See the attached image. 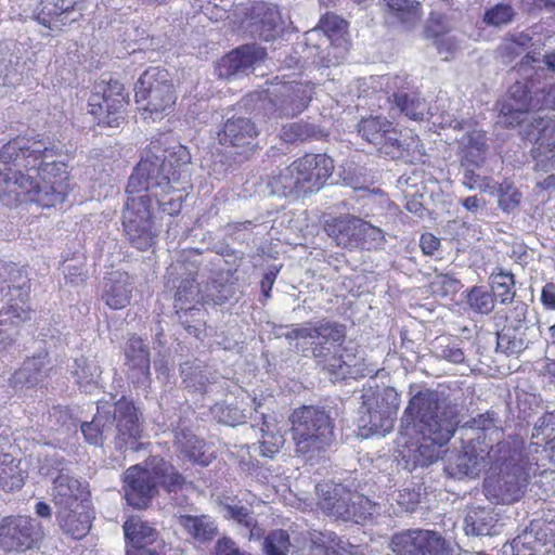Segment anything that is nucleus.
I'll use <instances>...</instances> for the list:
<instances>
[{
    "instance_id": "1",
    "label": "nucleus",
    "mask_w": 555,
    "mask_h": 555,
    "mask_svg": "<svg viewBox=\"0 0 555 555\" xmlns=\"http://www.w3.org/2000/svg\"><path fill=\"white\" fill-rule=\"evenodd\" d=\"M55 145L46 139L17 137L0 147V196H13L16 202H31L33 193L40 183L35 176L24 175L22 169L38 175L52 173L64 164L56 163Z\"/></svg>"
},
{
    "instance_id": "2",
    "label": "nucleus",
    "mask_w": 555,
    "mask_h": 555,
    "mask_svg": "<svg viewBox=\"0 0 555 555\" xmlns=\"http://www.w3.org/2000/svg\"><path fill=\"white\" fill-rule=\"evenodd\" d=\"M190 163L191 154L185 146L177 145L166 151L153 144L129 177L127 192H147L150 197L169 194L186 177L185 167Z\"/></svg>"
},
{
    "instance_id": "3",
    "label": "nucleus",
    "mask_w": 555,
    "mask_h": 555,
    "mask_svg": "<svg viewBox=\"0 0 555 555\" xmlns=\"http://www.w3.org/2000/svg\"><path fill=\"white\" fill-rule=\"evenodd\" d=\"M400 422L406 435L449 441L459 424V408L437 390L421 388L409 399Z\"/></svg>"
},
{
    "instance_id": "4",
    "label": "nucleus",
    "mask_w": 555,
    "mask_h": 555,
    "mask_svg": "<svg viewBox=\"0 0 555 555\" xmlns=\"http://www.w3.org/2000/svg\"><path fill=\"white\" fill-rule=\"evenodd\" d=\"M345 337V326L335 322L315 326L293 325L285 334L287 340H297L296 348L302 357L313 358L333 382L345 379L350 374V357L344 359L339 353Z\"/></svg>"
},
{
    "instance_id": "5",
    "label": "nucleus",
    "mask_w": 555,
    "mask_h": 555,
    "mask_svg": "<svg viewBox=\"0 0 555 555\" xmlns=\"http://www.w3.org/2000/svg\"><path fill=\"white\" fill-rule=\"evenodd\" d=\"M80 427L86 441L94 446H102L116 433L115 447L120 451L135 452L141 447L138 442L142 434L140 417L137 408L125 397L113 403L99 401L93 420L82 423Z\"/></svg>"
},
{
    "instance_id": "6",
    "label": "nucleus",
    "mask_w": 555,
    "mask_h": 555,
    "mask_svg": "<svg viewBox=\"0 0 555 555\" xmlns=\"http://www.w3.org/2000/svg\"><path fill=\"white\" fill-rule=\"evenodd\" d=\"M29 293L27 271L12 262L0 263V352L15 343L21 325L33 318Z\"/></svg>"
},
{
    "instance_id": "7",
    "label": "nucleus",
    "mask_w": 555,
    "mask_h": 555,
    "mask_svg": "<svg viewBox=\"0 0 555 555\" xmlns=\"http://www.w3.org/2000/svg\"><path fill=\"white\" fill-rule=\"evenodd\" d=\"M334 170V160L325 154H305L268 178L270 194L294 197L320 191Z\"/></svg>"
},
{
    "instance_id": "8",
    "label": "nucleus",
    "mask_w": 555,
    "mask_h": 555,
    "mask_svg": "<svg viewBox=\"0 0 555 555\" xmlns=\"http://www.w3.org/2000/svg\"><path fill=\"white\" fill-rule=\"evenodd\" d=\"M295 452L311 461L324 453L333 443L334 421L331 411L320 405H301L288 416Z\"/></svg>"
},
{
    "instance_id": "9",
    "label": "nucleus",
    "mask_w": 555,
    "mask_h": 555,
    "mask_svg": "<svg viewBox=\"0 0 555 555\" xmlns=\"http://www.w3.org/2000/svg\"><path fill=\"white\" fill-rule=\"evenodd\" d=\"M492 452L498 473L485 479L486 496L498 504H512L525 494L529 475L520 464V453L508 442L499 441Z\"/></svg>"
},
{
    "instance_id": "10",
    "label": "nucleus",
    "mask_w": 555,
    "mask_h": 555,
    "mask_svg": "<svg viewBox=\"0 0 555 555\" xmlns=\"http://www.w3.org/2000/svg\"><path fill=\"white\" fill-rule=\"evenodd\" d=\"M318 505L323 513L344 521L361 522L378 513V505L341 483L323 481L315 487Z\"/></svg>"
},
{
    "instance_id": "11",
    "label": "nucleus",
    "mask_w": 555,
    "mask_h": 555,
    "mask_svg": "<svg viewBox=\"0 0 555 555\" xmlns=\"http://www.w3.org/2000/svg\"><path fill=\"white\" fill-rule=\"evenodd\" d=\"M537 112L530 116V121L524 126L522 134L533 143V156L537 165L543 169L555 168V120L543 114L545 109H555V86L543 88Z\"/></svg>"
},
{
    "instance_id": "12",
    "label": "nucleus",
    "mask_w": 555,
    "mask_h": 555,
    "mask_svg": "<svg viewBox=\"0 0 555 555\" xmlns=\"http://www.w3.org/2000/svg\"><path fill=\"white\" fill-rule=\"evenodd\" d=\"M359 408V426L367 434L385 436L393 428L401 402L393 387L364 386Z\"/></svg>"
},
{
    "instance_id": "13",
    "label": "nucleus",
    "mask_w": 555,
    "mask_h": 555,
    "mask_svg": "<svg viewBox=\"0 0 555 555\" xmlns=\"http://www.w3.org/2000/svg\"><path fill=\"white\" fill-rule=\"evenodd\" d=\"M134 96L143 114L153 120L168 115L177 100L168 70L160 67L144 70L134 86Z\"/></svg>"
},
{
    "instance_id": "14",
    "label": "nucleus",
    "mask_w": 555,
    "mask_h": 555,
    "mask_svg": "<svg viewBox=\"0 0 555 555\" xmlns=\"http://www.w3.org/2000/svg\"><path fill=\"white\" fill-rule=\"evenodd\" d=\"M128 94L118 80L101 81L88 101L89 113L99 126L120 128L126 124Z\"/></svg>"
},
{
    "instance_id": "15",
    "label": "nucleus",
    "mask_w": 555,
    "mask_h": 555,
    "mask_svg": "<svg viewBox=\"0 0 555 555\" xmlns=\"http://www.w3.org/2000/svg\"><path fill=\"white\" fill-rule=\"evenodd\" d=\"M391 546L398 555H456L455 547L434 530L412 529L396 533Z\"/></svg>"
},
{
    "instance_id": "16",
    "label": "nucleus",
    "mask_w": 555,
    "mask_h": 555,
    "mask_svg": "<svg viewBox=\"0 0 555 555\" xmlns=\"http://www.w3.org/2000/svg\"><path fill=\"white\" fill-rule=\"evenodd\" d=\"M358 133L380 155L398 159L404 154L401 132L385 117L362 118L358 124Z\"/></svg>"
},
{
    "instance_id": "17",
    "label": "nucleus",
    "mask_w": 555,
    "mask_h": 555,
    "mask_svg": "<svg viewBox=\"0 0 555 555\" xmlns=\"http://www.w3.org/2000/svg\"><path fill=\"white\" fill-rule=\"evenodd\" d=\"M268 93L278 116L294 117L308 107L314 94V86L309 81H282L274 83Z\"/></svg>"
},
{
    "instance_id": "18",
    "label": "nucleus",
    "mask_w": 555,
    "mask_h": 555,
    "mask_svg": "<svg viewBox=\"0 0 555 555\" xmlns=\"http://www.w3.org/2000/svg\"><path fill=\"white\" fill-rule=\"evenodd\" d=\"M258 126L247 117H232L227 119L217 132L220 145L232 147L233 153L247 160L258 147Z\"/></svg>"
},
{
    "instance_id": "19",
    "label": "nucleus",
    "mask_w": 555,
    "mask_h": 555,
    "mask_svg": "<svg viewBox=\"0 0 555 555\" xmlns=\"http://www.w3.org/2000/svg\"><path fill=\"white\" fill-rule=\"evenodd\" d=\"M531 91L528 81H515L506 92V94L498 102L500 111V122L506 127H514L530 121L528 118L530 111L537 112L541 99L540 94Z\"/></svg>"
},
{
    "instance_id": "20",
    "label": "nucleus",
    "mask_w": 555,
    "mask_h": 555,
    "mask_svg": "<svg viewBox=\"0 0 555 555\" xmlns=\"http://www.w3.org/2000/svg\"><path fill=\"white\" fill-rule=\"evenodd\" d=\"M348 23L335 13L324 14L318 26L306 33L307 42L313 41L323 35L330 43L327 54L323 56L325 66H336L345 59L349 50V41L346 37Z\"/></svg>"
},
{
    "instance_id": "21",
    "label": "nucleus",
    "mask_w": 555,
    "mask_h": 555,
    "mask_svg": "<svg viewBox=\"0 0 555 555\" xmlns=\"http://www.w3.org/2000/svg\"><path fill=\"white\" fill-rule=\"evenodd\" d=\"M36 519L26 516H8L0 520V548L9 552H25L41 539Z\"/></svg>"
},
{
    "instance_id": "22",
    "label": "nucleus",
    "mask_w": 555,
    "mask_h": 555,
    "mask_svg": "<svg viewBox=\"0 0 555 555\" xmlns=\"http://www.w3.org/2000/svg\"><path fill=\"white\" fill-rule=\"evenodd\" d=\"M486 448H477L474 443L469 442L462 450L451 451L447 455L443 465V472L454 479H463L465 477L475 478L485 470L489 462L495 454L492 450L495 447L491 446L489 450Z\"/></svg>"
},
{
    "instance_id": "23",
    "label": "nucleus",
    "mask_w": 555,
    "mask_h": 555,
    "mask_svg": "<svg viewBox=\"0 0 555 555\" xmlns=\"http://www.w3.org/2000/svg\"><path fill=\"white\" fill-rule=\"evenodd\" d=\"M246 16V28L253 38L273 41L284 31V22L279 8L274 4L255 3Z\"/></svg>"
},
{
    "instance_id": "24",
    "label": "nucleus",
    "mask_w": 555,
    "mask_h": 555,
    "mask_svg": "<svg viewBox=\"0 0 555 555\" xmlns=\"http://www.w3.org/2000/svg\"><path fill=\"white\" fill-rule=\"evenodd\" d=\"M82 0H41L36 8V20L50 29L70 25L82 17Z\"/></svg>"
},
{
    "instance_id": "25",
    "label": "nucleus",
    "mask_w": 555,
    "mask_h": 555,
    "mask_svg": "<svg viewBox=\"0 0 555 555\" xmlns=\"http://www.w3.org/2000/svg\"><path fill=\"white\" fill-rule=\"evenodd\" d=\"M124 482L125 498L129 505L137 508L147 507L158 492L152 467L149 469L139 465L129 467L125 473Z\"/></svg>"
},
{
    "instance_id": "26",
    "label": "nucleus",
    "mask_w": 555,
    "mask_h": 555,
    "mask_svg": "<svg viewBox=\"0 0 555 555\" xmlns=\"http://www.w3.org/2000/svg\"><path fill=\"white\" fill-rule=\"evenodd\" d=\"M450 126L454 130L463 131V134L456 138L461 149V165L481 166L488 151L485 132L465 120H453Z\"/></svg>"
},
{
    "instance_id": "27",
    "label": "nucleus",
    "mask_w": 555,
    "mask_h": 555,
    "mask_svg": "<svg viewBox=\"0 0 555 555\" xmlns=\"http://www.w3.org/2000/svg\"><path fill=\"white\" fill-rule=\"evenodd\" d=\"M267 57L266 48L257 43L243 44L227 56L220 64V76L231 77L237 74H246L254 68V65Z\"/></svg>"
},
{
    "instance_id": "28",
    "label": "nucleus",
    "mask_w": 555,
    "mask_h": 555,
    "mask_svg": "<svg viewBox=\"0 0 555 555\" xmlns=\"http://www.w3.org/2000/svg\"><path fill=\"white\" fill-rule=\"evenodd\" d=\"M133 289V279L127 272L113 271L104 278L102 299L112 309H124L130 304Z\"/></svg>"
},
{
    "instance_id": "29",
    "label": "nucleus",
    "mask_w": 555,
    "mask_h": 555,
    "mask_svg": "<svg viewBox=\"0 0 555 555\" xmlns=\"http://www.w3.org/2000/svg\"><path fill=\"white\" fill-rule=\"evenodd\" d=\"M253 403L254 411L260 414L262 423L260 427L261 437L258 443L253 444L250 448L261 456L272 459L283 447L285 439L283 435L276 430L274 420L263 411L262 399L254 398Z\"/></svg>"
},
{
    "instance_id": "30",
    "label": "nucleus",
    "mask_w": 555,
    "mask_h": 555,
    "mask_svg": "<svg viewBox=\"0 0 555 555\" xmlns=\"http://www.w3.org/2000/svg\"><path fill=\"white\" fill-rule=\"evenodd\" d=\"M218 507L224 518L235 521L241 527L242 534L249 540L263 535V529L258 525L254 513L240 501L225 496L218 500Z\"/></svg>"
},
{
    "instance_id": "31",
    "label": "nucleus",
    "mask_w": 555,
    "mask_h": 555,
    "mask_svg": "<svg viewBox=\"0 0 555 555\" xmlns=\"http://www.w3.org/2000/svg\"><path fill=\"white\" fill-rule=\"evenodd\" d=\"M88 494L87 488L69 474L54 476L52 496L57 511L82 504Z\"/></svg>"
},
{
    "instance_id": "32",
    "label": "nucleus",
    "mask_w": 555,
    "mask_h": 555,
    "mask_svg": "<svg viewBox=\"0 0 555 555\" xmlns=\"http://www.w3.org/2000/svg\"><path fill=\"white\" fill-rule=\"evenodd\" d=\"M362 227H364V220L357 217H346L326 222L324 230L338 246L351 250L361 248Z\"/></svg>"
},
{
    "instance_id": "33",
    "label": "nucleus",
    "mask_w": 555,
    "mask_h": 555,
    "mask_svg": "<svg viewBox=\"0 0 555 555\" xmlns=\"http://www.w3.org/2000/svg\"><path fill=\"white\" fill-rule=\"evenodd\" d=\"M386 18L404 30L415 28L422 20V4L417 0H386Z\"/></svg>"
},
{
    "instance_id": "34",
    "label": "nucleus",
    "mask_w": 555,
    "mask_h": 555,
    "mask_svg": "<svg viewBox=\"0 0 555 555\" xmlns=\"http://www.w3.org/2000/svg\"><path fill=\"white\" fill-rule=\"evenodd\" d=\"M56 520L62 531L76 540L86 537L91 529V515L83 504L57 511Z\"/></svg>"
},
{
    "instance_id": "35",
    "label": "nucleus",
    "mask_w": 555,
    "mask_h": 555,
    "mask_svg": "<svg viewBox=\"0 0 555 555\" xmlns=\"http://www.w3.org/2000/svg\"><path fill=\"white\" fill-rule=\"evenodd\" d=\"M204 302V294L193 278L184 279L180 282L175 295V308L179 320L183 321V317L188 314L201 315L203 310L196 307L197 304Z\"/></svg>"
},
{
    "instance_id": "36",
    "label": "nucleus",
    "mask_w": 555,
    "mask_h": 555,
    "mask_svg": "<svg viewBox=\"0 0 555 555\" xmlns=\"http://www.w3.org/2000/svg\"><path fill=\"white\" fill-rule=\"evenodd\" d=\"M175 444L178 451L199 466H208L211 463V455L203 451L204 441L198 439L188 427L179 425L175 430Z\"/></svg>"
},
{
    "instance_id": "37",
    "label": "nucleus",
    "mask_w": 555,
    "mask_h": 555,
    "mask_svg": "<svg viewBox=\"0 0 555 555\" xmlns=\"http://www.w3.org/2000/svg\"><path fill=\"white\" fill-rule=\"evenodd\" d=\"M177 519L184 531L201 544L209 543L219 535L218 525L209 515L183 514Z\"/></svg>"
},
{
    "instance_id": "38",
    "label": "nucleus",
    "mask_w": 555,
    "mask_h": 555,
    "mask_svg": "<svg viewBox=\"0 0 555 555\" xmlns=\"http://www.w3.org/2000/svg\"><path fill=\"white\" fill-rule=\"evenodd\" d=\"M48 353L40 352L31 358H27L22 366L16 370L11 378L14 387H33L42 382L48 372Z\"/></svg>"
},
{
    "instance_id": "39",
    "label": "nucleus",
    "mask_w": 555,
    "mask_h": 555,
    "mask_svg": "<svg viewBox=\"0 0 555 555\" xmlns=\"http://www.w3.org/2000/svg\"><path fill=\"white\" fill-rule=\"evenodd\" d=\"M152 472L157 481V488L162 487L168 494L178 493L186 488H193V481L186 479L170 462L164 459L157 460Z\"/></svg>"
},
{
    "instance_id": "40",
    "label": "nucleus",
    "mask_w": 555,
    "mask_h": 555,
    "mask_svg": "<svg viewBox=\"0 0 555 555\" xmlns=\"http://www.w3.org/2000/svg\"><path fill=\"white\" fill-rule=\"evenodd\" d=\"M182 382L186 388L207 393L209 386L216 384V374L198 360L185 361L180 365Z\"/></svg>"
},
{
    "instance_id": "41",
    "label": "nucleus",
    "mask_w": 555,
    "mask_h": 555,
    "mask_svg": "<svg viewBox=\"0 0 555 555\" xmlns=\"http://www.w3.org/2000/svg\"><path fill=\"white\" fill-rule=\"evenodd\" d=\"M498 521V515L492 508L474 507L465 516L464 530L467 535H492Z\"/></svg>"
},
{
    "instance_id": "42",
    "label": "nucleus",
    "mask_w": 555,
    "mask_h": 555,
    "mask_svg": "<svg viewBox=\"0 0 555 555\" xmlns=\"http://www.w3.org/2000/svg\"><path fill=\"white\" fill-rule=\"evenodd\" d=\"M150 208L151 198L149 195L129 197L122 215L124 230L154 223Z\"/></svg>"
},
{
    "instance_id": "43",
    "label": "nucleus",
    "mask_w": 555,
    "mask_h": 555,
    "mask_svg": "<svg viewBox=\"0 0 555 555\" xmlns=\"http://www.w3.org/2000/svg\"><path fill=\"white\" fill-rule=\"evenodd\" d=\"M26 473L20 467V461L0 450V490L18 491L25 483Z\"/></svg>"
},
{
    "instance_id": "44",
    "label": "nucleus",
    "mask_w": 555,
    "mask_h": 555,
    "mask_svg": "<svg viewBox=\"0 0 555 555\" xmlns=\"http://www.w3.org/2000/svg\"><path fill=\"white\" fill-rule=\"evenodd\" d=\"M415 180V177H400L398 185L402 189L406 199L405 208L410 212L423 217L428 211L426 186L423 183L418 185Z\"/></svg>"
},
{
    "instance_id": "45",
    "label": "nucleus",
    "mask_w": 555,
    "mask_h": 555,
    "mask_svg": "<svg viewBox=\"0 0 555 555\" xmlns=\"http://www.w3.org/2000/svg\"><path fill=\"white\" fill-rule=\"evenodd\" d=\"M534 331L503 327L498 332L496 349L506 354H517L528 348Z\"/></svg>"
},
{
    "instance_id": "46",
    "label": "nucleus",
    "mask_w": 555,
    "mask_h": 555,
    "mask_svg": "<svg viewBox=\"0 0 555 555\" xmlns=\"http://www.w3.org/2000/svg\"><path fill=\"white\" fill-rule=\"evenodd\" d=\"M125 535L137 551L145 547L157 540L158 532L155 528L143 521L140 517L132 516L124 525Z\"/></svg>"
},
{
    "instance_id": "47",
    "label": "nucleus",
    "mask_w": 555,
    "mask_h": 555,
    "mask_svg": "<svg viewBox=\"0 0 555 555\" xmlns=\"http://www.w3.org/2000/svg\"><path fill=\"white\" fill-rule=\"evenodd\" d=\"M392 83L398 88V91L392 93L396 106L411 119L422 120L425 115V103L416 94L401 90L404 85L401 77H396Z\"/></svg>"
},
{
    "instance_id": "48",
    "label": "nucleus",
    "mask_w": 555,
    "mask_h": 555,
    "mask_svg": "<svg viewBox=\"0 0 555 555\" xmlns=\"http://www.w3.org/2000/svg\"><path fill=\"white\" fill-rule=\"evenodd\" d=\"M447 442L438 441L431 436L422 437L420 444L415 449L410 450L406 462H412V469L427 467L439 460L441 447Z\"/></svg>"
},
{
    "instance_id": "49",
    "label": "nucleus",
    "mask_w": 555,
    "mask_h": 555,
    "mask_svg": "<svg viewBox=\"0 0 555 555\" xmlns=\"http://www.w3.org/2000/svg\"><path fill=\"white\" fill-rule=\"evenodd\" d=\"M125 354L129 366L138 372V375L149 376L150 352L147 346L140 337L132 336L125 347Z\"/></svg>"
},
{
    "instance_id": "50",
    "label": "nucleus",
    "mask_w": 555,
    "mask_h": 555,
    "mask_svg": "<svg viewBox=\"0 0 555 555\" xmlns=\"http://www.w3.org/2000/svg\"><path fill=\"white\" fill-rule=\"evenodd\" d=\"M212 416L221 424L236 426L243 424L251 412L243 408V402H217L210 408Z\"/></svg>"
},
{
    "instance_id": "51",
    "label": "nucleus",
    "mask_w": 555,
    "mask_h": 555,
    "mask_svg": "<svg viewBox=\"0 0 555 555\" xmlns=\"http://www.w3.org/2000/svg\"><path fill=\"white\" fill-rule=\"evenodd\" d=\"M72 374L80 388H83L85 391H90L91 388L98 384L101 370L94 359L80 357L75 359Z\"/></svg>"
},
{
    "instance_id": "52",
    "label": "nucleus",
    "mask_w": 555,
    "mask_h": 555,
    "mask_svg": "<svg viewBox=\"0 0 555 555\" xmlns=\"http://www.w3.org/2000/svg\"><path fill=\"white\" fill-rule=\"evenodd\" d=\"M324 135V132L319 127L304 120L284 125L281 130V138L286 143L319 140Z\"/></svg>"
},
{
    "instance_id": "53",
    "label": "nucleus",
    "mask_w": 555,
    "mask_h": 555,
    "mask_svg": "<svg viewBox=\"0 0 555 555\" xmlns=\"http://www.w3.org/2000/svg\"><path fill=\"white\" fill-rule=\"evenodd\" d=\"M42 179L43 182L39 183L36 188V192L33 193L31 202L41 207H52L63 203L65 201V193L61 189V183L55 185V182L46 181V177Z\"/></svg>"
},
{
    "instance_id": "54",
    "label": "nucleus",
    "mask_w": 555,
    "mask_h": 555,
    "mask_svg": "<svg viewBox=\"0 0 555 555\" xmlns=\"http://www.w3.org/2000/svg\"><path fill=\"white\" fill-rule=\"evenodd\" d=\"M555 440V410L546 412L535 422L531 441L537 447H544L545 444Z\"/></svg>"
},
{
    "instance_id": "55",
    "label": "nucleus",
    "mask_w": 555,
    "mask_h": 555,
    "mask_svg": "<svg viewBox=\"0 0 555 555\" xmlns=\"http://www.w3.org/2000/svg\"><path fill=\"white\" fill-rule=\"evenodd\" d=\"M515 280L509 272H499L491 275V288L495 298L500 299L502 305L513 304L515 297Z\"/></svg>"
},
{
    "instance_id": "56",
    "label": "nucleus",
    "mask_w": 555,
    "mask_h": 555,
    "mask_svg": "<svg viewBox=\"0 0 555 555\" xmlns=\"http://www.w3.org/2000/svg\"><path fill=\"white\" fill-rule=\"evenodd\" d=\"M516 15V10L509 3L501 2L486 9L482 22L489 27L501 28L511 24Z\"/></svg>"
},
{
    "instance_id": "57",
    "label": "nucleus",
    "mask_w": 555,
    "mask_h": 555,
    "mask_svg": "<svg viewBox=\"0 0 555 555\" xmlns=\"http://www.w3.org/2000/svg\"><path fill=\"white\" fill-rule=\"evenodd\" d=\"M467 304L477 313L489 314L494 309L495 297L482 286H474L466 296Z\"/></svg>"
},
{
    "instance_id": "58",
    "label": "nucleus",
    "mask_w": 555,
    "mask_h": 555,
    "mask_svg": "<svg viewBox=\"0 0 555 555\" xmlns=\"http://www.w3.org/2000/svg\"><path fill=\"white\" fill-rule=\"evenodd\" d=\"M529 306L524 301H515L513 302V307L505 311L503 318L506 321V325L504 327H515L516 330H530L535 331V323L530 324V319L528 318Z\"/></svg>"
},
{
    "instance_id": "59",
    "label": "nucleus",
    "mask_w": 555,
    "mask_h": 555,
    "mask_svg": "<svg viewBox=\"0 0 555 555\" xmlns=\"http://www.w3.org/2000/svg\"><path fill=\"white\" fill-rule=\"evenodd\" d=\"M465 427L483 433L491 431L496 436L502 435V421L494 410H487L485 413L478 414L476 417L467 421Z\"/></svg>"
},
{
    "instance_id": "60",
    "label": "nucleus",
    "mask_w": 555,
    "mask_h": 555,
    "mask_svg": "<svg viewBox=\"0 0 555 555\" xmlns=\"http://www.w3.org/2000/svg\"><path fill=\"white\" fill-rule=\"evenodd\" d=\"M125 233L129 243L139 250H146L150 248L157 237L154 223H150L131 230L125 229Z\"/></svg>"
},
{
    "instance_id": "61",
    "label": "nucleus",
    "mask_w": 555,
    "mask_h": 555,
    "mask_svg": "<svg viewBox=\"0 0 555 555\" xmlns=\"http://www.w3.org/2000/svg\"><path fill=\"white\" fill-rule=\"evenodd\" d=\"M291 545L288 532L282 529L271 531L262 543L266 555H287Z\"/></svg>"
},
{
    "instance_id": "62",
    "label": "nucleus",
    "mask_w": 555,
    "mask_h": 555,
    "mask_svg": "<svg viewBox=\"0 0 555 555\" xmlns=\"http://www.w3.org/2000/svg\"><path fill=\"white\" fill-rule=\"evenodd\" d=\"M233 293L231 284L222 282L221 280H212L206 286L204 294V302H212L215 305H221L225 302Z\"/></svg>"
},
{
    "instance_id": "63",
    "label": "nucleus",
    "mask_w": 555,
    "mask_h": 555,
    "mask_svg": "<svg viewBox=\"0 0 555 555\" xmlns=\"http://www.w3.org/2000/svg\"><path fill=\"white\" fill-rule=\"evenodd\" d=\"M524 531L526 533H531L532 539L534 540L533 543L540 551H542V547L548 542H552L555 537V530L551 527V524H546L541 520L532 521L529 528Z\"/></svg>"
},
{
    "instance_id": "64",
    "label": "nucleus",
    "mask_w": 555,
    "mask_h": 555,
    "mask_svg": "<svg viewBox=\"0 0 555 555\" xmlns=\"http://www.w3.org/2000/svg\"><path fill=\"white\" fill-rule=\"evenodd\" d=\"M362 249L378 248L386 243L385 231H383L380 228L364 221V227H362Z\"/></svg>"
}]
</instances>
